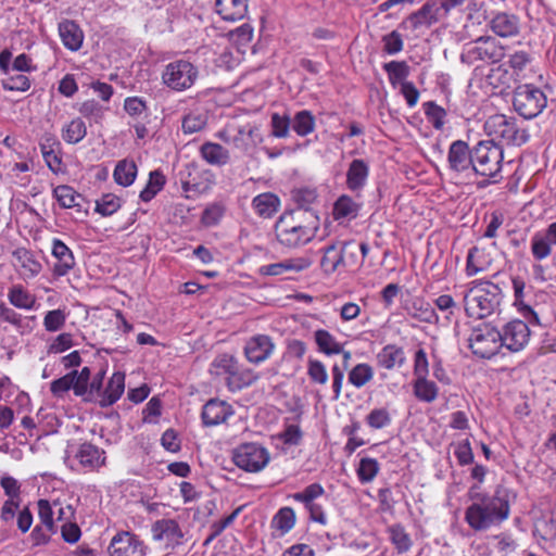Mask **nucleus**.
I'll return each mask as SVG.
<instances>
[{
    "label": "nucleus",
    "mask_w": 556,
    "mask_h": 556,
    "mask_svg": "<svg viewBox=\"0 0 556 556\" xmlns=\"http://www.w3.org/2000/svg\"><path fill=\"white\" fill-rule=\"evenodd\" d=\"M198 74L197 67L191 62L177 60L165 66L162 74V80L169 89L184 91L194 85Z\"/></svg>",
    "instance_id": "1a4fd4ad"
},
{
    "label": "nucleus",
    "mask_w": 556,
    "mask_h": 556,
    "mask_svg": "<svg viewBox=\"0 0 556 556\" xmlns=\"http://www.w3.org/2000/svg\"><path fill=\"white\" fill-rule=\"evenodd\" d=\"M452 253L448 249H442V245H427L425 256L426 264L431 268H446Z\"/></svg>",
    "instance_id": "ea45409f"
},
{
    "label": "nucleus",
    "mask_w": 556,
    "mask_h": 556,
    "mask_svg": "<svg viewBox=\"0 0 556 556\" xmlns=\"http://www.w3.org/2000/svg\"><path fill=\"white\" fill-rule=\"evenodd\" d=\"M291 117L287 114L273 113L270 116L271 136L287 138L292 129Z\"/></svg>",
    "instance_id": "864d4df0"
},
{
    "label": "nucleus",
    "mask_w": 556,
    "mask_h": 556,
    "mask_svg": "<svg viewBox=\"0 0 556 556\" xmlns=\"http://www.w3.org/2000/svg\"><path fill=\"white\" fill-rule=\"evenodd\" d=\"M497 255L495 245H473L467 254V275L473 276L489 269Z\"/></svg>",
    "instance_id": "ddd939ff"
},
{
    "label": "nucleus",
    "mask_w": 556,
    "mask_h": 556,
    "mask_svg": "<svg viewBox=\"0 0 556 556\" xmlns=\"http://www.w3.org/2000/svg\"><path fill=\"white\" fill-rule=\"evenodd\" d=\"M201 156L212 165H224L229 161V152L218 143L205 142L202 144Z\"/></svg>",
    "instance_id": "f704fd0d"
},
{
    "label": "nucleus",
    "mask_w": 556,
    "mask_h": 556,
    "mask_svg": "<svg viewBox=\"0 0 556 556\" xmlns=\"http://www.w3.org/2000/svg\"><path fill=\"white\" fill-rule=\"evenodd\" d=\"M342 261V249H339V245H327L324 250L320 266L326 274H332Z\"/></svg>",
    "instance_id": "09e8293b"
},
{
    "label": "nucleus",
    "mask_w": 556,
    "mask_h": 556,
    "mask_svg": "<svg viewBox=\"0 0 556 556\" xmlns=\"http://www.w3.org/2000/svg\"><path fill=\"white\" fill-rule=\"evenodd\" d=\"M312 264L307 257L290 258L283 262L264 265L260 267L258 271L265 276H278L286 270L300 271L307 268Z\"/></svg>",
    "instance_id": "cd10ccee"
},
{
    "label": "nucleus",
    "mask_w": 556,
    "mask_h": 556,
    "mask_svg": "<svg viewBox=\"0 0 556 556\" xmlns=\"http://www.w3.org/2000/svg\"><path fill=\"white\" fill-rule=\"evenodd\" d=\"M544 92L532 84L519 85L514 91L515 111L526 119L536 117L546 106Z\"/></svg>",
    "instance_id": "6e6552de"
},
{
    "label": "nucleus",
    "mask_w": 556,
    "mask_h": 556,
    "mask_svg": "<svg viewBox=\"0 0 556 556\" xmlns=\"http://www.w3.org/2000/svg\"><path fill=\"white\" fill-rule=\"evenodd\" d=\"M467 316L484 319L496 313L503 301L502 289L491 281H471L462 292Z\"/></svg>",
    "instance_id": "f03ea898"
},
{
    "label": "nucleus",
    "mask_w": 556,
    "mask_h": 556,
    "mask_svg": "<svg viewBox=\"0 0 556 556\" xmlns=\"http://www.w3.org/2000/svg\"><path fill=\"white\" fill-rule=\"evenodd\" d=\"M53 192L62 207L75 211L76 219H83L88 215L89 202L72 187L65 185L58 186Z\"/></svg>",
    "instance_id": "4468645a"
},
{
    "label": "nucleus",
    "mask_w": 556,
    "mask_h": 556,
    "mask_svg": "<svg viewBox=\"0 0 556 556\" xmlns=\"http://www.w3.org/2000/svg\"><path fill=\"white\" fill-rule=\"evenodd\" d=\"M314 340L318 351L328 356L342 352V344L328 330L317 329L314 332Z\"/></svg>",
    "instance_id": "473e14b6"
},
{
    "label": "nucleus",
    "mask_w": 556,
    "mask_h": 556,
    "mask_svg": "<svg viewBox=\"0 0 556 556\" xmlns=\"http://www.w3.org/2000/svg\"><path fill=\"white\" fill-rule=\"evenodd\" d=\"M325 490L319 483H312L307 485L303 491L296 492L291 497L299 503H302L304 507L315 503V500L324 495Z\"/></svg>",
    "instance_id": "6e6d98bb"
},
{
    "label": "nucleus",
    "mask_w": 556,
    "mask_h": 556,
    "mask_svg": "<svg viewBox=\"0 0 556 556\" xmlns=\"http://www.w3.org/2000/svg\"><path fill=\"white\" fill-rule=\"evenodd\" d=\"M2 87L10 91H26L30 88V80L26 75L17 73L3 79Z\"/></svg>",
    "instance_id": "69168bd1"
},
{
    "label": "nucleus",
    "mask_w": 556,
    "mask_h": 556,
    "mask_svg": "<svg viewBox=\"0 0 556 556\" xmlns=\"http://www.w3.org/2000/svg\"><path fill=\"white\" fill-rule=\"evenodd\" d=\"M383 70L388 73L389 81L393 87L397 84L402 86V81H407L409 66L405 61H391L383 65Z\"/></svg>",
    "instance_id": "49530a36"
},
{
    "label": "nucleus",
    "mask_w": 556,
    "mask_h": 556,
    "mask_svg": "<svg viewBox=\"0 0 556 556\" xmlns=\"http://www.w3.org/2000/svg\"><path fill=\"white\" fill-rule=\"evenodd\" d=\"M67 315L61 308L48 311L43 317V327L49 332L61 330L66 321Z\"/></svg>",
    "instance_id": "4d7b16f0"
},
{
    "label": "nucleus",
    "mask_w": 556,
    "mask_h": 556,
    "mask_svg": "<svg viewBox=\"0 0 556 556\" xmlns=\"http://www.w3.org/2000/svg\"><path fill=\"white\" fill-rule=\"evenodd\" d=\"M59 33L63 45L71 51L80 49L84 34L79 26L73 21H64L59 25Z\"/></svg>",
    "instance_id": "c85d7f7f"
},
{
    "label": "nucleus",
    "mask_w": 556,
    "mask_h": 556,
    "mask_svg": "<svg viewBox=\"0 0 556 556\" xmlns=\"http://www.w3.org/2000/svg\"><path fill=\"white\" fill-rule=\"evenodd\" d=\"M473 166L475 174L493 178L497 182V176L501 174L504 152L494 139L481 140L473 147Z\"/></svg>",
    "instance_id": "7ed1b4c3"
},
{
    "label": "nucleus",
    "mask_w": 556,
    "mask_h": 556,
    "mask_svg": "<svg viewBox=\"0 0 556 556\" xmlns=\"http://www.w3.org/2000/svg\"><path fill=\"white\" fill-rule=\"evenodd\" d=\"M501 338V332L495 326L483 321L471 328L468 346L476 356L490 359L503 348Z\"/></svg>",
    "instance_id": "423d86ee"
},
{
    "label": "nucleus",
    "mask_w": 556,
    "mask_h": 556,
    "mask_svg": "<svg viewBox=\"0 0 556 556\" xmlns=\"http://www.w3.org/2000/svg\"><path fill=\"white\" fill-rule=\"evenodd\" d=\"M165 182V176L160 170L151 172L146 187L139 194L140 199L149 202L163 189Z\"/></svg>",
    "instance_id": "a18cd8bd"
},
{
    "label": "nucleus",
    "mask_w": 556,
    "mask_h": 556,
    "mask_svg": "<svg viewBox=\"0 0 556 556\" xmlns=\"http://www.w3.org/2000/svg\"><path fill=\"white\" fill-rule=\"evenodd\" d=\"M87 135V127L85 122L77 117L64 125L62 128V138L70 144L80 142Z\"/></svg>",
    "instance_id": "a19ab883"
},
{
    "label": "nucleus",
    "mask_w": 556,
    "mask_h": 556,
    "mask_svg": "<svg viewBox=\"0 0 556 556\" xmlns=\"http://www.w3.org/2000/svg\"><path fill=\"white\" fill-rule=\"evenodd\" d=\"M377 365L381 368L392 370L395 367H401L406 362V356L403 348L395 344H387L376 356Z\"/></svg>",
    "instance_id": "a878e982"
},
{
    "label": "nucleus",
    "mask_w": 556,
    "mask_h": 556,
    "mask_svg": "<svg viewBox=\"0 0 556 556\" xmlns=\"http://www.w3.org/2000/svg\"><path fill=\"white\" fill-rule=\"evenodd\" d=\"M488 79L495 88H510L513 84L519 81L505 62L492 68L488 75Z\"/></svg>",
    "instance_id": "e433bc0d"
},
{
    "label": "nucleus",
    "mask_w": 556,
    "mask_h": 556,
    "mask_svg": "<svg viewBox=\"0 0 556 556\" xmlns=\"http://www.w3.org/2000/svg\"><path fill=\"white\" fill-rule=\"evenodd\" d=\"M269 459L267 448L254 443H245V472L261 471Z\"/></svg>",
    "instance_id": "393cba45"
},
{
    "label": "nucleus",
    "mask_w": 556,
    "mask_h": 556,
    "mask_svg": "<svg viewBox=\"0 0 556 556\" xmlns=\"http://www.w3.org/2000/svg\"><path fill=\"white\" fill-rule=\"evenodd\" d=\"M391 541L399 553H406L412 546V540L403 527L396 526L390 529Z\"/></svg>",
    "instance_id": "0e129e2a"
},
{
    "label": "nucleus",
    "mask_w": 556,
    "mask_h": 556,
    "mask_svg": "<svg viewBox=\"0 0 556 556\" xmlns=\"http://www.w3.org/2000/svg\"><path fill=\"white\" fill-rule=\"evenodd\" d=\"M79 113L96 123L100 122L104 114L103 106L96 100H87L83 102L78 109Z\"/></svg>",
    "instance_id": "338daca9"
},
{
    "label": "nucleus",
    "mask_w": 556,
    "mask_h": 556,
    "mask_svg": "<svg viewBox=\"0 0 556 556\" xmlns=\"http://www.w3.org/2000/svg\"><path fill=\"white\" fill-rule=\"evenodd\" d=\"M422 106L428 122L433 128L441 130L445 123L446 111L433 101L425 102Z\"/></svg>",
    "instance_id": "603ef678"
},
{
    "label": "nucleus",
    "mask_w": 556,
    "mask_h": 556,
    "mask_svg": "<svg viewBox=\"0 0 556 556\" xmlns=\"http://www.w3.org/2000/svg\"><path fill=\"white\" fill-rule=\"evenodd\" d=\"M408 313L413 318L422 323L433 324L438 321V315L431 304L420 299L412 303Z\"/></svg>",
    "instance_id": "37998d69"
},
{
    "label": "nucleus",
    "mask_w": 556,
    "mask_h": 556,
    "mask_svg": "<svg viewBox=\"0 0 556 556\" xmlns=\"http://www.w3.org/2000/svg\"><path fill=\"white\" fill-rule=\"evenodd\" d=\"M356 472L362 483H368L378 475L379 463L375 458L364 457L361 459Z\"/></svg>",
    "instance_id": "5fc2aeb1"
},
{
    "label": "nucleus",
    "mask_w": 556,
    "mask_h": 556,
    "mask_svg": "<svg viewBox=\"0 0 556 556\" xmlns=\"http://www.w3.org/2000/svg\"><path fill=\"white\" fill-rule=\"evenodd\" d=\"M472 503L466 508L465 521L475 531H484L500 526L510 514L508 490L497 485L492 495L479 491L478 485L469 490Z\"/></svg>",
    "instance_id": "f257e3e1"
},
{
    "label": "nucleus",
    "mask_w": 556,
    "mask_h": 556,
    "mask_svg": "<svg viewBox=\"0 0 556 556\" xmlns=\"http://www.w3.org/2000/svg\"><path fill=\"white\" fill-rule=\"evenodd\" d=\"M292 200L298 205V210L294 211L296 215L303 213L306 216L305 226H292L293 230H303L305 236L303 238L304 243H308L314 239L315 232L319 227V217L312 205L317 201L318 194L315 188L302 187L292 190Z\"/></svg>",
    "instance_id": "0eeeda50"
},
{
    "label": "nucleus",
    "mask_w": 556,
    "mask_h": 556,
    "mask_svg": "<svg viewBox=\"0 0 556 556\" xmlns=\"http://www.w3.org/2000/svg\"><path fill=\"white\" fill-rule=\"evenodd\" d=\"M307 375L313 383L326 384L328 381V372L326 366L318 359L308 358Z\"/></svg>",
    "instance_id": "052dcab7"
},
{
    "label": "nucleus",
    "mask_w": 556,
    "mask_h": 556,
    "mask_svg": "<svg viewBox=\"0 0 556 556\" xmlns=\"http://www.w3.org/2000/svg\"><path fill=\"white\" fill-rule=\"evenodd\" d=\"M125 391V374L117 371L110 378L106 388L99 397L101 407H108L116 403Z\"/></svg>",
    "instance_id": "b1692460"
},
{
    "label": "nucleus",
    "mask_w": 556,
    "mask_h": 556,
    "mask_svg": "<svg viewBox=\"0 0 556 556\" xmlns=\"http://www.w3.org/2000/svg\"><path fill=\"white\" fill-rule=\"evenodd\" d=\"M414 395L421 402L432 403L437 400L439 388L427 377L415 378L413 383Z\"/></svg>",
    "instance_id": "c9c22d12"
},
{
    "label": "nucleus",
    "mask_w": 556,
    "mask_h": 556,
    "mask_svg": "<svg viewBox=\"0 0 556 556\" xmlns=\"http://www.w3.org/2000/svg\"><path fill=\"white\" fill-rule=\"evenodd\" d=\"M505 55L504 47L492 36H481L465 43L460 53V62L468 66L477 62L497 63Z\"/></svg>",
    "instance_id": "39448f33"
},
{
    "label": "nucleus",
    "mask_w": 556,
    "mask_h": 556,
    "mask_svg": "<svg viewBox=\"0 0 556 556\" xmlns=\"http://www.w3.org/2000/svg\"><path fill=\"white\" fill-rule=\"evenodd\" d=\"M441 16V8L437 2H426L418 11L412 13L402 26L416 30L421 27H430L435 24Z\"/></svg>",
    "instance_id": "dca6fc26"
},
{
    "label": "nucleus",
    "mask_w": 556,
    "mask_h": 556,
    "mask_svg": "<svg viewBox=\"0 0 556 556\" xmlns=\"http://www.w3.org/2000/svg\"><path fill=\"white\" fill-rule=\"evenodd\" d=\"M531 62V56L526 51H516L508 55V60L505 62L511 73L517 77L518 80L523 78V72Z\"/></svg>",
    "instance_id": "3c124183"
},
{
    "label": "nucleus",
    "mask_w": 556,
    "mask_h": 556,
    "mask_svg": "<svg viewBox=\"0 0 556 556\" xmlns=\"http://www.w3.org/2000/svg\"><path fill=\"white\" fill-rule=\"evenodd\" d=\"M295 525V513L291 507H282L280 508L271 520V526L280 532V534H286L289 532Z\"/></svg>",
    "instance_id": "de8ad7c7"
},
{
    "label": "nucleus",
    "mask_w": 556,
    "mask_h": 556,
    "mask_svg": "<svg viewBox=\"0 0 556 556\" xmlns=\"http://www.w3.org/2000/svg\"><path fill=\"white\" fill-rule=\"evenodd\" d=\"M277 438L287 445H299L303 439V432L299 425H287L285 430Z\"/></svg>",
    "instance_id": "774afa93"
},
{
    "label": "nucleus",
    "mask_w": 556,
    "mask_h": 556,
    "mask_svg": "<svg viewBox=\"0 0 556 556\" xmlns=\"http://www.w3.org/2000/svg\"><path fill=\"white\" fill-rule=\"evenodd\" d=\"M109 553L111 556H144L146 546L137 535L122 531L113 536Z\"/></svg>",
    "instance_id": "9b49d317"
},
{
    "label": "nucleus",
    "mask_w": 556,
    "mask_h": 556,
    "mask_svg": "<svg viewBox=\"0 0 556 556\" xmlns=\"http://www.w3.org/2000/svg\"><path fill=\"white\" fill-rule=\"evenodd\" d=\"M392 418L387 408H374L366 416L367 425L375 430L386 428L391 425Z\"/></svg>",
    "instance_id": "13d9d810"
},
{
    "label": "nucleus",
    "mask_w": 556,
    "mask_h": 556,
    "mask_svg": "<svg viewBox=\"0 0 556 556\" xmlns=\"http://www.w3.org/2000/svg\"><path fill=\"white\" fill-rule=\"evenodd\" d=\"M473 148L464 140H455L450 144L447 152L448 169L453 173H464L472 169L473 166Z\"/></svg>",
    "instance_id": "f8f14e48"
},
{
    "label": "nucleus",
    "mask_w": 556,
    "mask_h": 556,
    "mask_svg": "<svg viewBox=\"0 0 556 556\" xmlns=\"http://www.w3.org/2000/svg\"><path fill=\"white\" fill-rule=\"evenodd\" d=\"M233 410L226 402L210 400L202 408L201 418L206 427L217 426L225 422Z\"/></svg>",
    "instance_id": "6ab92c4d"
},
{
    "label": "nucleus",
    "mask_w": 556,
    "mask_h": 556,
    "mask_svg": "<svg viewBox=\"0 0 556 556\" xmlns=\"http://www.w3.org/2000/svg\"><path fill=\"white\" fill-rule=\"evenodd\" d=\"M54 146L59 148L60 143L55 142L52 139H47L45 142L40 144L41 153L43 160L48 167L53 172L58 173L61 169V157L59 156L58 151L54 149Z\"/></svg>",
    "instance_id": "8fccbe9b"
},
{
    "label": "nucleus",
    "mask_w": 556,
    "mask_h": 556,
    "mask_svg": "<svg viewBox=\"0 0 556 556\" xmlns=\"http://www.w3.org/2000/svg\"><path fill=\"white\" fill-rule=\"evenodd\" d=\"M115 181L124 187L130 186L137 176V165L134 161H119L113 173Z\"/></svg>",
    "instance_id": "79ce46f5"
},
{
    "label": "nucleus",
    "mask_w": 556,
    "mask_h": 556,
    "mask_svg": "<svg viewBox=\"0 0 556 556\" xmlns=\"http://www.w3.org/2000/svg\"><path fill=\"white\" fill-rule=\"evenodd\" d=\"M124 110L134 118L148 116V108L146 101L139 97H129L125 99Z\"/></svg>",
    "instance_id": "e2e57ef3"
},
{
    "label": "nucleus",
    "mask_w": 556,
    "mask_h": 556,
    "mask_svg": "<svg viewBox=\"0 0 556 556\" xmlns=\"http://www.w3.org/2000/svg\"><path fill=\"white\" fill-rule=\"evenodd\" d=\"M119 207L121 199L112 193L102 195V198L96 203V211L103 216L112 215Z\"/></svg>",
    "instance_id": "680f3d73"
},
{
    "label": "nucleus",
    "mask_w": 556,
    "mask_h": 556,
    "mask_svg": "<svg viewBox=\"0 0 556 556\" xmlns=\"http://www.w3.org/2000/svg\"><path fill=\"white\" fill-rule=\"evenodd\" d=\"M362 204L348 194L340 195L333 203L332 216L334 220H351L358 216Z\"/></svg>",
    "instance_id": "bb28decb"
},
{
    "label": "nucleus",
    "mask_w": 556,
    "mask_h": 556,
    "mask_svg": "<svg viewBox=\"0 0 556 556\" xmlns=\"http://www.w3.org/2000/svg\"><path fill=\"white\" fill-rule=\"evenodd\" d=\"M491 30L503 38L514 37L519 34L520 21L515 14L507 12L496 13L490 21Z\"/></svg>",
    "instance_id": "412c9836"
},
{
    "label": "nucleus",
    "mask_w": 556,
    "mask_h": 556,
    "mask_svg": "<svg viewBox=\"0 0 556 556\" xmlns=\"http://www.w3.org/2000/svg\"><path fill=\"white\" fill-rule=\"evenodd\" d=\"M8 299L13 306L21 309H33L36 304V296L22 285L12 286L9 290Z\"/></svg>",
    "instance_id": "72a5a7b5"
},
{
    "label": "nucleus",
    "mask_w": 556,
    "mask_h": 556,
    "mask_svg": "<svg viewBox=\"0 0 556 556\" xmlns=\"http://www.w3.org/2000/svg\"><path fill=\"white\" fill-rule=\"evenodd\" d=\"M155 541H164L166 547L175 548L184 542V532L175 519H160L152 525Z\"/></svg>",
    "instance_id": "2eb2a0df"
},
{
    "label": "nucleus",
    "mask_w": 556,
    "mask_h": 556,
    "mask_svg": "<svg viewBox=\"0 0 556 556\" xmlns=\"http://www.w3.org/2000/svg\"><path fill=\"white\" fill-rule=\"evenodd\" d=\"M274 348L275 345L268 336L257 334L247 342L245 358L251 363L260 364L271 355Z\"/></svg>",
    "instance_id": "a211bd4d"
},
{
    "label": "nucleus",
    "mask_w": 556,
    "mask_h": 556,
    "mask_svg": "<svg viewBox=\"0 0 556 556\" xmlns=\"http://www.w3.org/2000/svg\"><path fill=\"white\" fill-rule=\"evenodd\" d=\"M369 164L362 159H354L346 170V187L352 192H361L367 184Z\"/></svg>",
    "instance_id": "5701e85b"
},
{
    "label": "nucleus",
    "mask_w": 556,
    "mask_h": 556,
    "mask_svg": "<svg viewBox=\"0 0 556 556\" xmlns=\"http://www.w3.org/2000/svg\"><path fill=\"white\" fill-rule=\"evenodd\" d=\"M280 201L271 192L258 194L253 199L252 206L256 214L264 218L271 217L278 210Z\"/></svg>",
    "instance_id": "7c9ffc66"
},
{
    "label": "nucleus",
    "mask_w": 556,
    "mask_h": 556,
    "mask_svg": "<svg viewBox=\"0 0 556 556\" xmlns=\"http://www.w3.org/2000/svg\"><path fill=\"white\" fill-rule=\"evenodd\" d=\"M515 305L518 307L519 313L531 324L541 325L539 314L532 308L529 303L525 302L527 285L525 280L516 276L511 279Z\"/></svg>",
    "instance_id": "4be33fe9"
},
{
    "label": "nucleus",
    "mask_w": 556,
    "mask_h": 556,
    "mask_svg": "<svg viewBox=\"0 0 556 556\" xmlns=\"http://www.w3.org/2000/svg\"><path fill=\"white\" fill-rule=\"evenodd\" d=\"M37 506L40 525L45 526L48 531L55 533L56 527L53 519L54 511L50 502L48 500L41 498L38 501Z\"/></svg>",
    "instance_id": "bf43d9fd"
},
{
    "label": "nucleus",
    "mask_w": 556,
    "mask_h": 556,
    "mask_svg": "<svg viewBox=\"0 0 556 556\" xmlns=\"http://www.w3.org/2000/svg\"><path fill=\"white\" fill-rule=\"evenodd\" d=\"M292 130L300 137H306L314 132L316 128V118L314 114L308 110H302L296 112L291 117Z\"/></svg>",
    "instance_id": "2f4dec72"
},
{
    "label": "nucleus",
    "mask_w": 556,
    "mask_h": 556,
    "mask_svg": "<svg viewBox=\"0 0 556 556\" xmlns=\"http://www.w3.org/2000/svg\"><path fill=\"white\" fill-rule=\"evenodd\" d=\"M484 130L492 139L502 140L507 146L520 147L530 138L528 130L520 127L515 118L503 114L490 116L484 123Z\"/></svg>",
    "instance_id": "20e7f679"
},
{
    "label": "nucleus",
    "mask_w": 556,
    "mask_h": 556,
    "mask_svg": "<svg viewBox=\"0 0 556 556\" xmlns=\"http://www.w3.org/2000/svg\"><path fill=\"white\" fill-rule=\"evenodd\" d=\"M528 324L530 323L520 319L506 323L502 330H500L503 346L513 353L522 351L529 343L531 337Z\"/></svg>",
    "instance_id": "9d476101"
},
{
    "label": "nucleus",
    "mask_w": 556,
    "mask_h": 556,
    "mask_svg": "<svg viewBox=\"0 0 556 556\" xmlns=\"http://www.w3.org/2000/svg\"><path fill=\"white\" fill-rule=\"evenodd\" d=\"M52 254L56 258L53 273L56 276H65L75 265L73 252L68 245H52Z\"/></svg>",
    "instance_id": "c756f323"
},
{
    "label": "nucleus",
    "mask_w": 556,
    "mask_h": 556,
    "mask_svg": "<svg viewBox=\"0 0 556 556\" xmlns=\"http://www.w3.org/2000/svg\"><path fill=\"white\" fill-rule=\"evenodd\" d=\"M207 124V113L205 111H191L182 118L181 129L184 134L191 135L205 128Z\"/></svg>",
    "instance_id": "58836bf2"
},
{
    "label": "nucleus",
    "mask_w": 556,
    "mask_h": 556,
    "mask_svg": "<svg viewBox=\"0 0 556 556\" xmlns=\"http://www.w3.org/2000/svg\"><path fill=\"white\" fill-rule=\"evenodd\" d=\"M216 11L225 21H240L243 18V2L242 0H216Z\"/></svg>",
    "instance_id": "4c0bfd02"
},
{
    "label": "nucleus",
    "mask_w": 556,
    "mask_h": 556,
    "mask_svg": "<svg viewBox=\"0 0 556 556\" xmlns=\"http://www.w3.org/2000/svg\"><path fill=\"white\" fill-rule=\"evenodd\" d=\"M374 378V369L367 363L355 365L348 375L349 382L357 389L363 388Z\"/></svg>",
    "instance_id": "c03bdc74"
},
{
    "label": "nucleus",
    "mask_w": 556,
    "mask_h": 556,
    "mask_svg": "<svg viewBox=\"0 0 556 556\" xmlns=\"http://www.w3.org/2000/svg\"><path fill=\"white\" fill-rule=\"evenodd\" d=\"M13 265L17 267L24 277H34L41 270V264L37 255L26 247H18L12 251Z\"/></svg>",
    "instance_id": "aec40b11"
},
{
    "label": "nucleus",
    "mask_w": 556,
    "mask_h": 556,
    "mask_svg": "<svg viewBox=\"0 0 556 556\" xmlns=\"http://www.w3.org/2000/svg\"><path fill=\"white\" fill-rule=\"evenodd\" d=\"M75 458L89 471H98L106 460L105 451L89 442L78 446Z\"/></svg>",
    "instance_id": "f3484780"
}]
</instances>
